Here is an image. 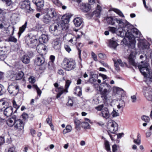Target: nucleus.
Masks as SVG:
<instances>
[{
    "instance_id": "obj_1",
    "label": "nucleus",
    "mask_w": 152,
    "mask_h": 152,
    "mask_svg": "<svg viewBox=\"0 0 152 152\" xmlns=\"http://www.w3.org/2000/svg\"><path fill=\"white\" fill-rule=\"evenodd\" d=\"M124 32L121 33H119V34L121 36V37H126L129 39H131L132 40L131 45L129 47L128 51L131 52V53L129 56V62L132 64L135 65L133 60V57L135 54L136 51L135 48V41L134 40V37H140V33L138 29L136 28H134L133 25L131 24L126 20H125L124 26Z\"/></svg>"
},
{
    "instance_id": "obj_2",
    "label": "nucleus",
    "mask_w": 152,
    "mask_h": 152,
    "mask_svg": "<svg viewBox=\"0 0 152 152\" xmlns=\"http://www.w3.org/2000/svg\"><path fill=\"white\" fill-rule=\"evenodd\" d=\"M70 16L69 14L64 15L61 18V23H57L56 25H53L50 27V31L53 34L56 35L58 31L62 30H67L68 28L67 23L69 22Z\"/></svg>"
},
{
    "instance_id": "obj_3",
    "label": "nucleus",
    "mask_w": 152,
    "mask_h": 152,
    "mask_svg": "<svg viewBox=\"0 0 152 152\" xmlns=\"http://www.w3.org/2000/svg\"><path fill=\"white\" fill-rule=\"evenodd\" d=\"M135 56V54L134 55ZM135 56L133 57V60L134 62V63L135 65L132 64L130 63L129 61V57H128V61L129 63L132 65L134 66L135 68H136L137 66L138 67V68L139 69L141 73L145 77H148L147 78L148 80H150V77H151L152 76V75H150V72L149 69L148 67V64L147 63H145L143 64H139L136 63L134 61V58Z\"/></svg>"
},
{
    "instance_id": "obj_4",
    "label": "nucleus",
    "mask_w": 152,
    "mask_h": 152,
    "mask_svg": "<svg viewBox=\"0 0 152 152\" xmlns=\"http://www.w3.org/2000/svg\"><path fill=\"white\" fill-rule=\"evenodd\" d=\"M62 67L66 70L70 71L74 70L76 67V63L71 58H64L61 64Z\"/></svg>"
},
{
    "instance_id": "obj_5",
    "label": "nucleus",
    "mask_w": 152,
    "mask_h": 152,
    "mask_svg": "<svg viewBox=\"0 0 152 152\" xmlns=\"http://www.w3.org/2000/svg\"><path fill=\"white\" fill-rule=\"evenodd\" d=\"M71 83V81L69 80H68L66 81L64 89L63 86H60L59 88L56 89V91L58 92L56 97L58 99L59 98L63 93H66L68 92V89Z\"/></svg>"
},
{
    "instance_id": "obj_6",
    "label": "nucleus",
    "mask_w": 152,
    "mask_h": 152,
    "mask_svg": "<svg viewBox=\"0 0 152 152\" xmlns=\"http://www.w3.org/2000/svg\"><path fill=\"white\" fill-rule=\"evenodd\" d=\"M106 20L108 24L113 25L115 24V22H116L118 23L120 28L123 27L124 23L125 22L124 20L118 19L117 18H113L112 17H107L106 18Z\"/></svg>"
},
{
    "instance_id": "obj_7",
    "label": "nucleus",
    "mask_w": 152,
    "mask_h": 152,
    "mask_svg": "<svg viewBox=\"0 0 152 152\" xmlns=\"http://www.w3.org/2000/svg\"><path fill=\"white\" fill-rule=\"evenodd\" d=\"M8 90L11 94L16 95L19 91V87L16 83L13 82L9 85Z\"/></svg>"
},
{
    "instance_id": "obj_8",
    "label": "nucleus",
    "mask_w": 152,
    "mask_h": 152,
    "mask_svg": "<svg viewBox=\"0 0 152 152\" xmlns=\"http://www.w3.org/2000/svg\"><path fill=\"white\" fill-rule=\"evenodd\" d=\"M19 6L22 9H25L28 10V12H33V9L31 8L30 7V2L27 1H21L19 3Z\"/></svg>"
},
{
    "instance_id": "obj_9",
    "label": "nucleus",
    "mask_w": 152,
    "mask_h": 152,
    "mask_svg": "<svg viewBox=\"0 0 152 152\" xmlns=\"http://www.w3.org/2000/svg\"><path fill=\"white\" fill-rule=\"evenodd\" d=\"M145 88L144 89V95L148 100L152 101V88L150 87Z\"/></svg>"
},
{
    "instance_id": "obj_10",
    "label": "nucleus",
    "mask_w": 152,
    "mask_h": 152,
    "mask_svg": "<svg viewBox=\"0 0 152 152\" xmlns=\"http://www.w3.org/2000/svg\"><path fill=\"white\" fill-rule=\"evenodd\" d=\"M138 46L140 49H146L149 48L148 42L144 39L139 40Z\"/></svg>"
},
{
    "instance_id": "obj_11",
    "label": "nucleus",
    "mask_w": 152,
    "mask_h": 152,
    "mask_svg": "<svg viewBox=\"0 0 152 152\" xmlns=\"http://www.w3.org/2000/svg\"><path fill=\"white\" fill-rule=\"evenodd\" d=\"M117 28L113 27H109L108 29L109 31L113 33H116L118 35L121 37V36L119 35V33H121L124 32V28Z\"/></svg>"
},
{
    "instance_id": "obj_12",
    "label": "nucleus",
    "mask_w": 152,
    "mask_h": 152,
    "mask_svg": "<svg viewBox=\"0 0 152 152\" xmlns=\"http://www.w3.org/2000/svg\"><path fill=\"white\" fill-rule=\"evenodd\" d=\"M52 44L53 47L55 49L59 50L60 49L61 43L60 38H57L54 39Z\"/></svg>"
},
{
    "instance_id": "obj_13",
    "label": "nucleus",
    "mask_w": 152,
    "mask_h": 152,
    "mask_svg": "<svg viewBox=\"0 0 152 152\" xmlns=\"http://www.w3.org/2000/svg\"><path fill=\"white\" fill-rule=\"evenodd\" d=\"M15 129L22 130L24 128V124L22 121L20 119H16L14 126Z\"/></svg>"
},
{
    "instance_id": "obj_14",
    "label": "nucleus",
    "mask_w": 152,
    "mask_h": 152,
    "mask_svg": "<svg viewBox=\"0 0 152 152\" xmlns=\"http://www.w3.org/2000/svg\"><path fill=\"white\" fill-rule=\"evenodd\" d=\"M32 2L36 5L37 9L38 11L40 10L44 5V0H33Z\"/></svg>"
},
{
    "instance_id": "obj_15",
    "label": "nucleus",
    "mask_w": 152,
    "mask_h": 152,
    "mask_svg": "<svg viewBox=\"0 0 152 152\" xmlns=\"http://www.w3.org/2000/svg\"><path fill=\"white\" fill-rule=\"evenodd\" d=\"M47 15L50 18H53L56 16V13L54 9L52 8H48L44 10Z\"/></svg>"
},
{
    "instance_id": "obj_16",
    "label": "nucleus",
    "mask_w": 152,
    "mask_h": 152,
    "mask_svg": "<svg viewBox=\"0 0 152 152\" xmlns=\"http://www.w3.org/2000/svg\"><path fill=\"white\" fill-rule=\"evenodd\" d=\"M45 62V59L42 55L38 56L35 59L34 63L37 66L42 65Z\"/></svg>"
},
{
    "instance_id": "obj_17",
    "label": "nucleus",
    "mask_w": 152,
    "mask_h": 152,
    "mask_svg": "<svg viewBox=\"0 0 152 152\" xmlns=\"http://www.w3.org/2000/svg\"><path fill=\"white\" fill-rule=\"evenodd\" d=\"M110 113L108 109L105 107L101 112L100 115L102 117L104 118L107 119L110 117Z\"/></svg>"
},
{
    "instance_id": "obj_18",
    "label": "nucleus",
    "mask_w": 152,
    "mask_h": 152,
    "mask_svg": "<svg viewBox=\"0 0 152 152\" xmlns=\"http://www.w3.org/2000/svg\"><path fill=\"white\" fill-rule=\"evenodd\" d=\"M13 108L11 106L7 107L4 110V115L7 117L10 116L13 113Z\"/></svg>"
},
{
    "instance_id": "obj_19",
    "label": "nucleus",
    "mask_w": 152,
    "mask_h": 152,
    "mask_svg": "<svg viewBox=\"0 0 152 152\" xmlns=\"http://www.w3.org/2000/svg\"><path fill=\"white\" fill-rule=\"evenodd\" d=\"M114 62L115 69L117 72L119 71L120 70L118 64L122 67L124 66V64L125 65L126 64L125 63H123L121 60L120 59H118L116 61H114Z\"/></svg>"
},
{
    "instance_id": "obj_20",
    "label": "nucleus",
    "mask_w": 152,
    "mask_h": 152,
    "mask_svg": "<svg viewBox=\"0 0 152 152\" xmlns=\"http://www.w3.org/2000/svg\"><path fill=\"white\" fill-rule=\"evenodd\" d=\"M28 45L29 47L32 48H35L37 46V49H38L39 45H38L37 40L36 39H30V42Z\"/></svg>"
},
{
    "instance_id": "obj_21",
    "label": "nucleus",
    "mask_w": 152,
    "mask_h": 152,
    "mask_svg": "<svg viewBox=\"0 0 152 152\" xmlns=\"http://www.w3.org/2000/svg\"><path fill=\"white\" fill-rule=\"evenodd\" d=\"M67 36L68 37L70 38L68 41L69 42L71 43L73 45H75L76 43L77 38L75 35L72 34H67Z\"/></svg>"
},
{
    "instance_id": "obj_22",
    "label": "nucleus",
    "mask_w": 152,
    "mask_h": 152,
    "mask_svg": "<svg viewBox=\"0 0 152 152\" xmlns=\"http://www.w3.org/2000/svg\"><path fill=\"white\" fill-rule=\"evenodd\" d=\"M80 8L82 11L87 12L90 10V5L88 4H82L80 6Z\"/></svg>"
},
{
    "instance_id": "obj_23",
    "label": "nucleus",
    "mask_w": 152,
    "mask_h": 152,
    "mask_svg": "<svg viewBox=\"0 0 152 152\" xmlns=\"http://www.w3.org/2000/svg\"><path fill=\"white\" fill-rule=\"evenodd\" d=\"M74 24L76 27L80 26L82 24L83 20L80 17H76L73 20Z\"/></svg>"
},
{
    "instance_id": "obj_24",
    "label": "nucleus",
    "mask_w": 152,
    "mask_h": 152,
    "mask_svg": "<svg viewBox=\"0 0 152 152\" xmlns=\"http://www.w3.org/2000/svg\"><path fill=\"white\" fill-rule=\"evenodd\" d=\"M113 38L109 40L108 45L109 47L115 49L118 44L117 42L113 40Z\"/></svg>"
},
{
    "instance_id": "obj_25",
    "label": "nucleus",
    "mask_w": 152,
    "mask_h": 152,
    "mask_svg": "<svg viewBox=\"0 0 152 152\" xmlns=\"http://www.w3.org/2000/svg\"><path fill=\"white\" fill-rule=\"evenodd\" d=\"M24 75V73L23 72L20 71L16 73L13 75L14 79L16 80H18L21 79Z\"/></svg>"
},
{
    "instance_id": "obj_26",
    "label": "nucleus",
    "mask_w": 152,
    "mask_h": 152,
    "mask_svg": "<svg viewBox=\"0 0 152 152\" xmlns=\"http://www.w3.org/2000/svg\"><path fill=\"white\" fill-rule=\"evenodd\" d=\"M102 10V8L98 5L96 7V10L94 11L93 13V15H95V17H99L100 15V12Z\"/></svg>"
},
{
    "instance_id": "obj_27",
    "label": "nucleus",
    "mask_w": 152,
    "mask_h": 152,
    "mask_svg": "<svg viewBox=\"0 0 152 152\" xmlns=\"http://www.w3.org/2000/svg\"><path fill=\"white\" fill-rule=\"evenodd\" d=\"M39 41L41 43H45L47 42L48 40V36L45 34H42L39 38Z\"/></svg>"
},
{
    "instance_id": "obj_28",
    "label": "nucleus",
    "mask_w": 152,
    "mask_h": 152,
    "mask_svg": "<svg viewBox=\"0 0 152 152\" xmlns=\"http://www.w3.org/2000/svg\"><path fill=\"white\" fill-rule=\"evenodd\" d=\"M15 120L16 119L14 117L10 118L7 121V124L9 126L12 127L13 125L14 126Z\"/></svg>"
},
{
    "instance_id": "obj_29",
    "label": "nucleus",
    "mask_w": 152,
    "mask_h": 152,
    "mask_svg": "<svg viewBox=\"0 0 152 152\" xmlns=\"http://www.w3.org/2000/svg\"><path fill=\"white\" fill-rule=\"evenodd\" d=\"M21 60L23 63L27 64L30 62V57L27 55H24L22 57Z\"/></svg>"
},
{
    "instance_id": "obj_30",
    "label": "nucleus",
    "mask_w": 152,
    "mask_h": 152,
    "mask_svg": "<svg viewBox=\"0 0 152 152\" xmlns=\"http://www.w3.org/2000/svg\"><path fill=\"white\" fill-rule=\"evenodd\" d=\"M27 24V21H26L24 24L22 26L20 27L18 33L19 36L20 37L21 34L25 30Z\"/></svg>"
},
{
    "instance_id": "obj_31",
    "label": "nucleus",
    "mask_w": 152,
    "mask_h": 152,
    "mask_svg": "<svg viewBox=\"0 0 152 152\" xmlns=\"http://www.w3.org/2000/svg\"><path fill=\"white\" fill-rule=\"evenodd\" d=\"M53 3L58 7L62 6L63 10H65L66 8V7L65 6H62V4L58 0H52Z\"/></svg>"
},
{
    "instance_id": "obj_32",
    "label": "nucleus",
    "mask_w": 152,
    "mask_h": 152,
    "mask_svg": "<svg viewBox=\"0 0 152 152\" xmlns=\"http://www.w3.org/2000/svg\"><path fill=\"white\" fill-rule=\"evenodd\" d=\"M74 122L75 125V128L77 130L80 129V126H81L82 122L78 119L75 118L74 119Z\"/></svg>"
},
{
    "instance_id": "obj_33",
    "label": "nucleus",
    "mask_w": 152,
    "mask_h": 152,
    "mask_svg": "<svg viewBox=\"0 0 152 152\" xmlns=\"http://www.w3.org/2000/svg\"><path fill=\"white\" fill-rule=\"evenodd\" d=\"M115 89L117 93H120L121 94V96H124L125 95L126 92L122 89L118 87H116Z\"/></svg>"
},
{
    "instance_id": "obj_34",
    "label": "nucleus",
    "mask_w": 152,
    "mask_h": 152,
    "mask_svg": "<svg viewBox=\"0 0 152 152\" xmlns=\"http://www.w3.org/2000/svg\"><path fill=\"white\" fill-rule=\"evenodd\" d=\"M115 126H118V124L115 122L111 120L108 121L107 125V128Z\"/></svg>"
},
{
    "instance_id": "obj_35",
    "label": "nucleus",
    "mask_w": 152,
    "mask_h": 152,
    "mask_svg": "<svg viewBox=\"0 0 152 152\" xmlns=\"http://www.w3.org/2000/svg\"><path fill=\"white\" fill-rule=\"evenodd\" d=\"M99 91L101 92V94L105 98L107 96V94L109 93V91L107 90V88H104L103 91H102V88H99Z\"/></svg>"
},
{
    "instance_id": "obj_36",
    "label": "nucleus",
    "mask_w": 152,
    "mask_h": 152,
    "mask_svg": "<svg viewBox=\"0 0 152 152\" xmlns=\"http://www.w3.org/2000/svg\"><path fill=\"white\" fill-rule=\"evenodd\" d=\"M110 10H111L115 12V13L121 17L122 18L124 17V15L122 12L119 10L115 8H112Z\"/></svg>"
},
{
    "instance_id": "obj_37",
    "label": "nucleus",
    "mask_w": 152,
    "mask_h": 152,
    "mask_svg": "<svg viewBox=\"0 0 152 152\" xmlns=\"http://www.w3.org/2000/svg\"><path fill=\"white\" fill-rule=\"evenodd\" d=\"M125 105L124 102L122 100H120L118 102V104L117 107L118 109H123Z\"/></svg>"
},
{
    "instance_id": "obj_38",
    "label": "nucleus",
    "mask_w": 152,
    "mask_h": 152,
    "mask_svg": "<svg viewBox=\"0 0 152 152\" xmlns=\"http://www.w3.org/2000/svg\"><path fill=\"white\" fill-rule=\"evenodd\" d=\"M42 20L45 23H48L50 22V18L49 17L48 15L46 14L44 15Z\"/></svg>"
},
{
    "instance_id": "obj_39",
    "label": "nucleus",
    "mask_w": 152,
    "mask_h": 152,
    "mask_svg": "<svg viewBox=\"0 0 152 152\" xmlns=\"http://www.w3.org/2000/svg\"><path fill=\"white\" fill-rule=\"evenodd\" d=\"M98 75L96 74H92L91 73L90 77L89 79V81L91 82H95L96 81V79L94 78V77L97 78Z\"/></svg>"
},
{
    "instance_id": "obj_40",
    "label": "nucleus",
    "mask_w": 152,
    "mask_h": 152,
    "mask_svg": "<svg viewBox=\"0 0 152 152\" xmlns=\"http://www.w3.org/2000/svg\"><path fill=\"white\" fill-rule=\"evenodd\" d=\"M72 127L70 125H67L66 127V129L63 130V133L65 134L68 132H70L72 131Z\"/></svg>"
},
{
    "instance_id": "obj_41",
    "label": "nucleus",
    "mask_w": 152,
    "mask_h": 152,
    "mask_svg": "<svg viewBox=\"0 0 152 152\" xmlns=\"http://www.w3.org/2000/svg\"><path fill=\"white\" fill-rule=\"evenodd\" d=\"M108 131L110 132L113 133H114L118 129V126H115L114 127H112L107 128Z\"/></svg>"
},
{
    "instance_id": "obj_42",
    "label": "nucleus",
    "mask_w": 152,
    "mask_h": 152,
    "mask_svg": "<svg viewBox=\"0 0 152 152\" xmlns=\"http://www.w3.org/2000/svg\"><path fill=\"white\" fill-rule=\"evenodd\" d=\"M33 88L35 89L37 91V94L38 95L40 96H41L42 93V91L37 86V85L35 84H34L32 86Z\"/></svg>"
},
{
    "instance_id": "obj_43",
    "label": "nucleus",
    "mask_w": 152,
    "mask_h": 152,
    "mask_svg": "<svg viewBox=\"0 0 152 152\" xmlns=\"http://www.w3.org/2000/svg\"><path fill=\"white\" fill-rule=\"evenodd\" d=\"M104 146L105 149L108 152H111L110 151V147L109 142L105 140L104 141Z\"/></svg>"
},
{
    "instance_id": "obj_44",
    "label": "nucleus",
    "mask_w": 152,
    "mask_h": 152,
    "mask_svg": "<svg viewBox=\"0 0 152 152\" xmlns=\"http://www.w3.org/2000/svg\"><path fill=\"white\" fill-rule=\"evenodd\" d=\"M75 93L78 94V96H80L82 95L81 88L80 86H77L76 87Z\"/></svg>"
},
{
    "instance_id": "obj_45",
    "label": "nucleus",
    "mask_w": 152,
    "mask_h": 152,
    "mask_svg": "<svg viewBox=\"0 0 152 152\" xmlns=\"http://www.w3.org/2000/svg\"><path fill=\"white\" fill-rule=\"evenodd\" d=\"M81 126H82L84 128L89 129L90 128V126L89 124L86 122H83L81 123Z\"/></svg>"
},
{
    "instance_id": "obj_46",
    "label": "nucleus",
    "mask_w": 152,
    "mask_h": 152,
    "mask_svg": "<svg viewBox=\"0 0 152 152\" xmlns=\"http://www.w3.org/2000/svg\"><path fill=\"white\" fill-rule=\"evenodd\" d=\"M7 41L8 42H12L15 43L17 42V39L14 37L10 36L7 38Z\"/></svg>"
},
{
    "instance_id": "obj_47",
    "label": "nucleus",
    "mask_w": 152,
    "mask_h": 152,
    "mask_svg": "<svg viewBox=\"0 0 152 152\" xmlns=\"http://www.w3.org/2000/svg\"><path fill=\"white\" fill-rule=\"evenodd\" d=\"M5 152H16L14 146L9 147L5 149Z\"/></svg>"
},
{
    "instance_id": "obj_48",
    "label": "nucleus",
    "mask_w": 152,
    "mask_h": 152,
    "mask_svg": "<svg viewBox=\"0 0 152 152\" xmlns=\"http://www.w3.org/2000/svg\"><path fill=\"white\" fill-rule=\"evenodd\" d=\"M6 102L3 101H0V111H2L3 108H5V105Z\"/></svg>"
},
{
    "instance_id": "obj_49",
    "label": "nucleus",
    "mask_w": 152,
    "mask_h": 152,
    "mask_svg": "<svg viewBox=\"0 0 152 152\" xmlns=\"http://www.w3.org/2000/svg\"><path fill=\"white\" fill-rule=\"evenodd\" d=\"M141 118L142 120L146 123L149 122L150 120L149 117L148 116L146 115H143L142 116Z\"/></svg>"
},
{
    "instance_id": "obj_50",
    "label": "nucleus",
    "mask_w": 152,
    "mask_h": 152,
    "mask_svg": "<svg viewBox=\"0 0 152 152\" xmlns=\"http://www.w3.org/2000/svg\"><path fill=\"white\" fill-rule=\"evenodd\" d=\"M5 18V13L0 9V21L4 20Z\"/></svg>"
},
{
    "instance_id": "obj_51",
    "label": "nucleus",
    "mask_w": 152,
    "mask_h": 152,
    "mask_svg": "<svg viewBox=\"0 0 152 152\" xmlns=\"http://www.w3.org/2000/svg\"><path fill=\"white\" fill-rule=\"evenodd\" d=\"M101 86H103L104 88H107V90L109 91V90L111 89V87L107 83H103L101 84Z\"/></svg>"
},
{
    "instance_id": "obj_52",
    "label": "nucleus",
    "mask_w": 152,
    "mask_h": 152,
    "mask_svg": "<svg viewBox=\"0 0 152 152\" xmlns=\"http://www.w3.org/2000/svg\"><path fill=\"white\" fill-rule=\"evenodd\" d=\"M5 91L4 86L0 84V96L3 94Z\"/></svg>"
},
{
    "instance_id": "obj_53",
    "label": "nucleus",
    "mask_w": 152,
    "mask_h": 152,
    "mask_svg": "<svg viewBox=\"0 0 152 152\" xmlns=\"http://www.w3.org/2000/svg\"><path fill=\"white\" fill-rule=\"evenodd\" d=\"M73 99L70 98L69 97V100L66 103V105L68 106H72L73 105Z\"/></svg>"
},
{
    "instance_id": "obj_54",
    "label": "nucleus",
    "mask_w": 152,
    "mask_h": 152,
    "mask_svg": "<svg viewBox=\"0 0 152 152\" xmlns=\"http://www.w3.org/2000/svg\"><path fill=\"white\" fill-rule=\"evenodd\" d=\"M104 107V105L103 104H102L99 106L96 107H95V109L98 111H102V110H103Z\"/></svg>"
},
{
    "instance_id": "obj_55",
    "label": "nucleus",
    "mask_w": 152,
    "mask_h": 152,
    "mask_svg": "<svg viewBox=\"0 0 152 152\" xmlns=\"http://www.w3.org/2000/svg\"><path fill=\"white\" fill-rule=\"evenodd\" d=\"M82 45L81 43H78L76 45L77 48V50L78 51V55H79V57H80V56L81 53V50H80V49L79 48V47H80V46L82 47Z\"/></svg>"
},
{
    "instance_id": "obj_56",
    "label": "nucleus",
    "mask_w": 152,
    "mask_h": 152,
    "mask_svg": "<svg viewBox=\"0 0 152 152\" xmlns=\"http://www.w3.org/2000/svg\"><path fill=\"white\" fill-rule=\"evenodd\" d=\"M12 103L13 107L16 109L14 112V113H15L16 111L20 107V106L19 105H17L15 101L14 100H13Z\"/></svg>"
},
{
    "instance_id": "obj_57",
    "label": "nucleus",
    "mask_w": 152,
    "mask_h": 152,
    "mask_svg": "<svg viewBox=\"0 0 152 152\" xmlns=\"http://www.w3.org/2000/svg\"><path fill=\"white\" fill-rule=\"evenodd\" d=\"M64 48L69 53L71 50L70 47L68 45H64Z\"/></svg>"
},
{
    "instance_id": "obj_58",
    "label": "nucleus",
    "mask_w": 152,
    "mask_h": 152,
    "mask_svg": "<svg viewBox=\"0 0 152 152\" xmlns=\"http://www.w3.org/2000/svg\"><path fill=\"white\" fill-rule=\"evenodd\" d=\"M99 58L102 59L104 60L106 58V56L105 55L101 53L98 54Z\"/></svg>"
},
{
    "instance_id": "obj_59",
    "label": "nucleus",
    "mask_w": 152,
    "mask_h": 152,
    "mask_svg": "<svg viewBox=\"0 0 152 152\" xmlns=\"http://www.w3.org/2000/svg\"><path fill=\"white\" fill-rule=\"evenodd\" d=\"M52 116L50 115L48 116V118L46 119V121L47 123L50 125V123H52Z\"/></svg>"
},
{
    "instance_id": "obj_60",
    "label": "nucleus",
    "mask_w": 152,
    "mask_h": 152,
    "mask_svg": "<svg viewBox=\"0 0 152 152\" xmlns=\"http://www.w3.org/2000/svg\"><path fill=\"white\" fill-rule=\"evenodd\" d=\"M91 56L93 59L95 61H97V57L96 54L93 52H92L91 53Z\"/></svg>"
},
{
    "instance_id": "obj_61",
    "label": "nucleus",
    "mask_w": 152,
    "mask_h": 152,
    "mask_svg": "<svg viewBox=\"0 0 152 152\" xmlns=\"http://www.w3.org/2000/svg\"><path fill=\"white\" fill-rule=\"evenodd\" d=\"M29 82L31 83H34L35 81V77L33 76L30 77L29 78Z\"/></svg>"
},
{
    "instance_id": "obj_62",
    "label": "nucleus",
    "mask_w": 152,
    "mask_h": 152,
    "mask_svg": "<svg viewBox=\"0 0 152 152\" xmlns=\"http://www.w3.org/2000/svg\"><path fill=\"white\" fill-rule=\"evenodd\" d=\"M4 2L6 3V4L8 6L10 5L12 3L11 0H1Z\"/></svg>"
},
{
    "instance_id": "obj_63",
    "label": "nucleus",
    "mask_w": 152,
    "mask_h": 152,
    "mask_svg": "<svg viewBox=\"0 0 152 152\" xmlns=\"http://www.w3.org/2000/svg\"><path fill=\"white\" fill-rule=\"evenodd\" d=\"M111 115L113 117H115L119 115V113L114 110L112 112Z\"/></svg>"
},
{
    "instance_id": "obj_64",
    "label": "nucleus",
    "mask_w": 152,
    "mask_h": 152,
    "mask_svg": "<svg viewBox=\"0 0 152 152\" xmlns=\"http://www.w3.org/2000/svg\"><path fill=\"white\" fill-rule=\"evenodd\" d=\"M131 100L132 102H135L136 101L137 98L135 95H133L131 97Z\"/></svg>"
}]
</instances>
